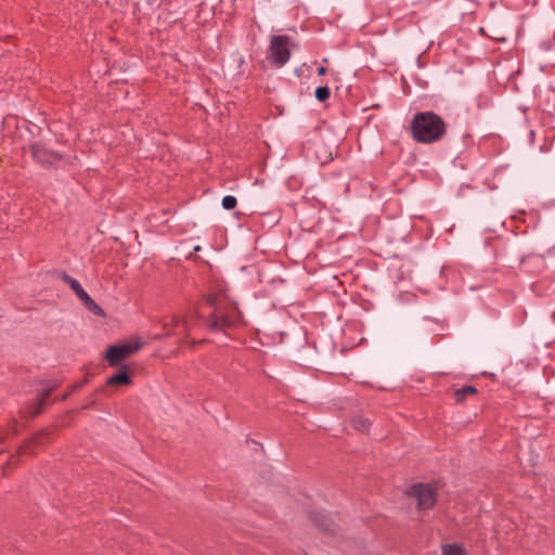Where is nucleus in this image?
I'll return each instance as SVG.
<instances>
[{"label": "nucleus", "instance_id": "obj_1", "mask_svg": "<svg viewBox=\"0 0 555 555\" xmlns=\"http://www.w3.org/2000/svg\"><path fill=\"white\" fill-rule=\"evenodd\" d=\"M206 300L214 307L210 322L211 330L219 331L231 328L242 322V313L224 292L219 295L210 294L207 296Z\"/></svg>", "mask_w": 555, "mask_h": 555}, {"label": "nucleus", "instance_id": "obj_7", "mask_svg": "<svg viewBox=\"0 0 555 555\" xmlns=\"http://www.w3.org/2000/svg\"><path fill=\"white\" fill-rule=\"evenodd\" d=\"M62 279L74 291L80 301L88 295L77 280L67 274H63Z\"/></svg>", "mask_w": 555, "mask_h": 555}, {"label": "nucleus", "instance_id": "obj_3", "mask_svg": "<svg viewBox=\"0 0 555 555\" xmlns=\"http://www.w3.org/2000/svg\"><path fill=\"white\" fill-rule=\"evenodd\" d=\"M293 47L289 37L284 35L272 36L267 55L268 61L276 67H282L288 62Z\"/></svg>", "mask_w": 555, "mask_h": 555}, {"label": "nucleus", "instance_id": "obj_16", "mask_svg": "<svg viewBox=\"0 0 555 555\" xmlns=\"http://www.w3.org/2000/svg\"><path fill=\"white\" fill-rule=\"evenodd\" d=\"M50 391H51L50 389H47L43 391L42 398L40 399V404L49 397Z\"/></svg>", "mask_w": 555, "mask_h": 555}, {"label": "nucleus", "instance_id": "obj_5", "mask_svg": "<svg viewBox=\"0 0 555 555\" xmlns=\"http://www.w3.org/2000/svg\"><path fill=\"white\" fill-rule=\"evenodd\" d=\"M408 494L417 500L418 508L427 509L436 503L435 489L429 485L417 483L410 488Z\"/></svg>", "mask_w": 555, "mask_h": 555}, {"label": "nucleus", "instance_id": "obj_8", "mask_svg": "<svg viewBox=\"0 0 555 555\" xmlns=\"http://www.w3.org/2000/svg\"><path fill=\"white\" fill-rule=\"evenodd\" d=\"M477 393V390L473 386H465L462 389H457L454 392V398L457 402H463L466 397L474 396Z\"/></svg>", "mask_w": 555, "mask_h": 555}, {"label": "nucleus", "instance_id": "obj_10", "mask_svg": "<svg viewBox=\"0 0 555 555\" xmlns=\"http://www.w3.org/2000/svg\"><path fill=\"white\" fill-rule=\"evenodd\" d=\"M442 555H467L465 550L456 544L446 545Z\"/></svg>", "mask_w": 555, "mask_h": 555}, {"label": "nucleus", "instance_id": "obj_2", "mask_svg": "<svg viewBox=\"0 0 555 555\" xmlns=\"http://www.w3.org/2000/svg\"><path fill=\"white\" fill-rule=\"evenodd\" d=\"M413 138L421 143L439 141L446 133V124L431 112L417 113L412 121Z\"/></svg>", "mask_w": 555, "mask_h": 555}, {"label": "nucleus", "instance_id": "obj_17", "mask_svg": "<svg viewBox=\"0 0 555 555\" xmlns=\"http://www.w3.org/2000/svg\"><path fill=\"white\" fill-rule=\"evenodd\" d=\"M325 72H326V68H325V67H320V68H318V74H319V75H324V74H325Z\"/></svg>", "mask_w": 555, "mask_h": 555}, {"label": "nucleus", "instance_id": "obj_18", "mask_svg": "<svg viewBox=\"0 0 555 555\" xmlns=\"http://www.w3.org/2000/svg\"><path fill=\"white\" fill-rule=\"evenodd\" d=\"M10 465H11V464H10V463H8L5 466H3V467H2V473H3V475H5L7 469L10 467Z\"/></svg>", "mask_w": 555, "mask_h": 555}, {"label": "nucleus", "instance_id": "obj_12", "mask_svg": "<svg viewBox=\"0 0 555 555\" xmlns=\"http://www.w3.org/2000/svg\"><path fill=\"white\" fill-rule=\"evenodd\" d=\"M81 302L93 313L95 314H102L103 310L93 301V299L87 295Z\"/></svg>", "mask_w": 555, "mask_h": 555}, {"label": "nucleus", "instance_id": "obj_15", "mask_svg": "<svg viewBox=\"0 0 555 555\" xmlns=\"http://www.w3.org/2000/svg\"><path fill=\"white\" fill-rule=\"evenodd\" d=\"M354 427L358 430L366 431L370 427V422L366 418L358 417L357 420H354Z\"/></svg>", "mask_w": 555, "mask_h": 555}, {"label": "nucleus", "instance_id": "obj_19", "mask_svg": "<svg viewBox=\"0 0 555 555\" xmlns=\"http://www.w3.org/2000/svg\"><path fill=\"white\" fill-rule=\"evenodd\" d=\"M35 156H36V158H37V159L41 160L40 155H39V152H36V153H35Z\"/></svg>", "mask_w": 555, "mask_h": 555}, {"label": "nucleus", "instance_id": "obj_4", "mask_svg": "<svg viewBox=\"0 0 555 555\" xmlns=\"http://www.w3.org/2000/svg\"><path fill=\"white\" fill-rule=\"evenodd\" d=\"M141 346L142 344L139 338H134L122 345L112 346L107 349L106 359L111 365L116 366L120 361L137 352Z\"/></svg>", "mask_w": 555, "mask_h": 555}, {"label": "nucleus", "instance_id": "obj_6", "mask_svg": "<svg viewBox=\"0 0 555 555\" xmlns=\"http://www.w3.org/2000/svg\"><path fill=\"white\" fill-rule=\"evenodd\" d=\"M192 324L191 317L182 315V317H172L171 323H165L164 336H177L182 334H188Z\"/></svg>", "mask_w": 555, "mask_h": 555}, {"label": "nucleus", "instance_id": "obj_11", "mask_svg": "<svg viewBox=\"0 0 555 555\" xmlns=\"http://www.w3.org/2000/svg\"><path fill=\"white\" fill-rule=\"evenodd\" d=\"M81 302L93 313L95 314H102L103 310L93 301V299L87 295Z\"/></svg>", "mask_w": 555, "mask_h": 555}, {"label": "nucleus", "instance_id": "obj_13", "mask_svg": "<svg viewBox=\"0 0 555 555\" xmlns=\"http://www.w3.org/2000/svg\"><path fill=\"white\" fill-rule=\"evenodd\" d=\"M314 94L320 102H324L330 98V89L327 87H318Z\"/></svg>", "mask_w": 555, "mask_h": 555}, {"label": "nucleus", "instance_id": "obj_14", "mask_svg": "<svg viewBox=\"0 0 555 555\" xmlns=\"http://www.w3.org/2000/svg\"><path fill=\"white\" fill-rule=\"evenodd\" d=\"M237 204V201L232 195H227L222 198V207L227 210L233 209Z\"/></svg>", "mask_w": 555, "mask_h": 555}, {"label": "nucleus", "instance_id": "obj_9", "mask_svg": "<svg viewBox=\"0 0 555 555\" xmlns=\"http://www.w3.org/2000/svg\"><path fill=\"white\" fill-rule=\"evenodd\" d=\"M107 383L112 386L127 385L130 383V377L122 371L109 377Z\"/></svg>", "mask_w": 555, "mask_h": 555}]
</instances>
